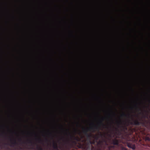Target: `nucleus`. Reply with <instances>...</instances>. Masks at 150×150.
<instances>
[{
	"label": "nucleus",
	"mask_w": 150,
	"mask_h": 150,
	"mask_svg": "<svg viewBox=\"0 0 150 150\" xmlns=\"http://www.w3.org/2000/svg\"><path fill=\"white\" fill-rule=\"evenodd\" d=\"M46 141H48L47 139H46Z\"/></svg>",
	"instance_id": "nucleus-22"
},
{
	"label": "nucleus",
	"mask_w": 150,
	"mask_h": 150,
	"mask_svg": "<svg viewBox=\"0 0 150 150\" xmlns=\"http://www.w3.org/2000/svg\"><path fill=\"white\" fill-rule=\"evenodd\" d=\"M27 142L28 143L30 144H32L33 143L32 141L31 140L29 139H28L27 140Z\"/></svg>",
	"instance_id": "nucleus-8"
},
{
	"label": "nucleus",
	"mask_w": 150,
	"mask_h": 150,
	"mask_svg": "<svg viewBox=\"0 0 150 150\" xmlns=\"http://www.w3.org/2000/svg\"><path fill=\"white\" fill-rule=\"evenodd\" d=\"M53 148L56 150H59L58 149V147L57 143L54 141H53Z\"/></svg>",
	"instance_id": "nucleus-4"
},
{
	"label": "nucleus",
	"mask_w": 150,
	"mask_h": 150,
	"mask_svg": "<svg viewBox=\"0 0 150 150\" xmlns=\"http://www.w3.org/2000/svg\"><path fill=\"white\" fill-rule=\"evenodd\" d=\"M38 150H42V149L41 146H39L38 147Z\"/></svg>",
	"instance_id": "nucleus-13"
},
{
	"label": "nucleus",
	"mask_w": 150,
	"mask_h": 150,
	"mask_svg": "<svg viewBox=\"0 0 150 150\" xmlns=\"http://www.w3.org/2000/svg\"><path fill=\"white\" fill-rule=\"evenodd\" d=\"M37 139L38 141L39 142H40L42 141L41 139L40 138Z\"/></svg>",
	"instance_id": "nucleus-14"
},
{
	"label": "nucleus",
	"mask_w": 150,
	"mask_h": 150,
	"mask_svg": "<svg viewBox=\"0 0 150 150\" xmlns=\"http://www.w3.org/2000/svg\"><path fill=\"white\" fill-rule=\"evenodd\" d=\"M130 124H134V125H139L142 124V123L139 122L138 120H134L133 121V122H130Z\"/></svg>",
	"instance_id": "nucleus-2"
},
{
	"label": "nucleus",
	"mask_w": 150,
	"mask_h": 150,
	"mask_svg": "<svg viewBox=\"0 0 150 150\" xmlns=\"http://www.w3.org/2000/svg\"><path fill=\"white\" fill-rule=\"evenodd\" d=\"M17 144V143L15 139H14L13 142H11V144L10 145L11 146H13L14 145H16Z\"/></svg>",
	"instance_id": "nucleus-6"
},
{
	"label": "nucleus",
	"mask_w": 150,
	"mask_h": 150,
	"mask_svg": "<svg viewBox=\"0 0 150 150\" xmlns=\"http://www.w3.org/2000/svg\"><path fill=\"white\" fill-rule=\"evenodd\" d=\"M121 117H126L127 116L128 117H129L130 116V114H128L127 115L125 114L124 113H123L121 115Z\"/></svg>",
	"instance_id": "nucleus-7"
},
{
	"label": "nucleus",
	"mask_w": 150,
	"mask_h": 150,
	"mask_svg": "<svg viewBox=\"0 0 150 150\" xmlns=\"http://www.w3.org/2000/svg\"><path fill=\"white\" fill-rule=\"evenodd\" d=\"M23 143H24V144H25L26 143V142H23Z\"/></svg>",
	"instance_id": "nucleus-19"
},
{
	"label": "nucleus",
	"mask_w": 150,
	"mask_h": 150,
	"mask_svg": "<svg viewBox=\"0 0 150 150\" xmlns=\"http://www.w3.org/2000/svg\"><path fill=\"white\" fill-rule=\"evenodd\" d=\"M147 140H149V141L150 140V139L149 138H147Z\"/></svg>",
	"instance_id": "nucleus-16"
},
{
	"label": "nucleus",
	"mask_w": 150,
	"mask_h": 150,
	"mask_svg": "<svg viewBox=\"0 0 150 150\" xmlns=\"http://www.w3.org/2000/svg\"><path fill=\"white\" fill-rule=\"evenodd\" d=\"M101 125H102L103 127L108 128L106 125L103 123L102 121H100L98 124V126L94 125L93 126L90 127L89 128H83L82 129L83 132L86 136L87 139L89 140H91L92 135L91 134H88V131L92 130L93 132H94L96 130H99Z\"/></svg>",
	"instance_id": "nucleus-1"
},
{
	"label": "nucleus",
	"mask_w": 150,
	"mask_h": 150,
	"mask_svg": "<svg viewBox=\"0 0 150 150\" xmlns=\"http://www.w3.org/2000/svg\"><path fill=\"white\" fill-rule=\"evenodd\" d=\"M135 106H136V108H137L139 110V111L141 110V109L140 108H138V106L137 105H136Z\"/></svg>",
	"instance_id": "nucleus-15"
},
{
	"label": "nucleus",
	"mask_w": 150,
	"mask_h": 150,
	"mask_svg": "<svg viewBox=\"0 0 150 150\" xmlns=\"http://www.w3.org/2000/svg\"><path fill=\"white\" fill-rule=\"evenodd\" d=\"M1 145L0 144V147H1Z\"/></svg>",
	"instance_id": "nucleus-21"
},
{
	"label": "nucleus",
	"mask_w": 150,
	"mask_h": 150,
	"mask_svg": "<svg viewBox=\"0 0 150 150\" xmlns=\"http://www.w3.org/2000/svg\"><path fill=\"white\" fill-rule=\"evenodd\" d=\"M127 146L129 148H131L133 150H134L135 149V146L134 144H133L130 143H127Z\"/></svg>",
	"instance_id": "nucleus-3"
},
{
	"label": "nucleus",
	"mask_w": 150,
	"mask_h": 150,
	"mask_svg": "<svg viewBox=\"0 0 150 150\" xmlns=\"http://www.w3.org/2000/svg\"><path fill=\"white\" fill-rule=\"evenodd\" d=\"M117 125H120L122 123V122H121V120H120L119 121H117Z\"/></svg>",
	"instance_id": "nucleus-11"
},
{
	"label": "nucleus",
	"mask_w": 150,
	"mask_h": 150,
	"mask_svg": "<svg viewBox=\"0 0 150 150\" xmlns=\"http://www.w3.org/2000/svg\"><path fill=\"white\" fill-rule=\"evenodd\" d=\"M79 134H81V133H80V132H79Z\"/></svg>",
	"instance_id": "nucleus-20"
},
{
	"label": "nucleus",
	"mask_w": 150,
	"mask_h": 150,
	"mask_svg": "<svg viewBox=\"0 0 150 150\" xmlns=\"http://www.w3.org/2000/svg\"><path fill=\"white\" fill-rule=\"evenodd\" d=\"M149 102H150V100H149Z\"/></svg>",
	"instance_id": "nucleus-23"
},
{
	"label": "nucleus",
	"mask_w": 150,
	"mask_h": 150,
	"mask_svg": "<svg viewBox=\"0 0 150 150\" xmlns=\"http://www.w3.org/2000/svg\"><path fill=\"white\" fill-rule=\"evenodd\" d=\"M74 132H75V133H76V129H75V130H74Z\"/></svg>",
	"instance_id": "nucleus-17"
},
{
	"label": "nucleus",
	"mask_w": 150,
	"mask_h": 150,
	"mask_svg": "<svg viewBox=\"0 0 150 150\" xmlns=\"http://www.w3.org/2000/svg\"><path fill=\"white\" fill-rule=\"evenodd\" d=\"M121 150H127V148L123 146L121 147Z\"/></svg>",
	"instance_id": "nucleus-12"
},
{
	"label": "nucleus",
	"mask_w": 150,
	"mask_h": 150,
	"mask_svg": "<svg viewBox=\"0 0 150 150\" xmlns=\"http://www.w3.org/2000/svg\"><path fill=\"white\" fill-rule=\"evenodd\" d=\"M112 144L115 145H118L119 144V142L117 139H113L112 141Z\"/></svg>",
	"instance_id": "nucleus-5"
},
{
	"label": "nucleus",
	"mask_w": 150,
	"mask_h": 150,
	"mask_svg": "<svg viewBox=\"0 0 150 150\" xmlns=\"http://www.w3.org/2000/svg\"><path fill=\"white\" fill-rule=\"evenodd\" d=\"M70 136H71V138H72L73 137V138H74V139H76V140H78H78H79V138H76V137H75V136H74L71 135L70 134Z\"/></svg>",
	"instance_id": "nucleus-9"
},
{
	"label": "nucleus",
	"mask_w": 150,
	"mask_h": 150,
	"mask_svg": "<svg viewBox=\"0 0 150 150\" xmlns=\"http://www.w3.org/2000/svg\"><path fill=\"white\" fill-rule=\"evenodd\" d=\"M89 142L91 144H94L95 143L94 141H92L91 140H89Z\"/></svg>",
	"instance_id": "nucleus-10"
},
{
	"label": "nucleus",
	"mask_w": 150,
	"mask_h": 150,
	"mask_svg": "<svg viewBox=\"0 0 150 150\" xmlns=\"http://www.w3.org/2000/svg\"><path fill=\"white\" fill-rule=\"evenodd\" d=\"M19 141H21V139H19Z\"/></svg>",
	"instance_id": "nucleus-18"
}]
</instances>
